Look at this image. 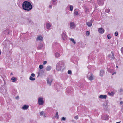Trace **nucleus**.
<instances>
[{
	"mask_svg": "<svg viewBox=\"0 0 123 123\" xmlns=\"http://www.w3.org/2000/svg\"><path fill=\"white\" fill-rule=\"evenodd\" d=\"M52 6L51 5H49V7L50 8H51Z\"/></svg>",
	"mask_w": 123,
	"mask_h": 123,
	"instance_id": "de8ad7c7",
	"label": "nucleus"
},
{
	"mask_svg": "<svg viewBox=\"0 0 123 123\" xmlns=\"http://www.w3.org/2000/svg\"><path fill=\"white\" fill-rule=\"evenodd\" d=\"M123 91V90L122 89H120V92H121Z\"/></svg>",
	"mask_w": 123,
	"mask_h": 123,
	"instance_id": "49530a36",
	"label": "nucleus"
},
{
	"mask_svg": "<svg viewBox=\"0 0 123 123\" xmlns=\"http://www.w3.org/2000/svg\"><path fill=\"white\" fill-rule=\"evenodd\" d=\"M69 40L72 41L74 44H75L76 43V42L74 41V39L72 38H70Z\"/></svg>",
	"mask_w": 123,
	"mask_h": 123,
	"instance_id": "bb28decb",
	"label": "nucleus"
},
{
	"mask_svg": "<svg viewBox=\"0 0 123 123\" xmlns=\"http://www.w3.org/2000/svg\"><path fill=\"white\" fill-rule=\"evenodd\" d=\"M121 53L123 54V47L121 48Z\"/></svg>",
	"mask_w": 123,
	"mask_h": 123,
	"instance_id": "4c0bfd02",
	"label": "nucleus"
},
{
	"mask_svg": "<svg viewBox=\"0 0 123 123\" xmlns=\"http://www.w3.org/2000/svg\"><path fill=\"white\" fill-rule=\"evenodd\" d=\"M104 73V71L103 70H101L100 71V75L101 77L103 76V74Z\"/></svg>",
	"mask_w": 123,
	"mask_h": 123,
	"instance_id": "dca6fc26",
	"label": "nucleus"
},
{
	"mask_svg": "<svg viewBox=\"0 0 123 123\" xmlns=\"http://www.w3.org/2000/svg\"><path fill=\"white\" fill-rule=\"evenodd\" d=\"M19 96H17L16 97V98H16V99H19Z\"/></svg>",
	"mask_w": 123,
	"mask_h": 123,
	"instance_id": "a18cd8bd",
	"label": "nucleus"
},
{
	"mask_svg": "<svg viewBox=\"0 0 123 123\" xmlns=\"http://www.w3.org/2000/svg\"><path fill=\"white\" fill-rule=\"evenodd\" d=\"M47 63V61H44L43 62V64L44 65L46 64Z\"/></svg>",
	"mask_w": 123,
	"mask_h": 123,
	"instance_id": "79ce46f5",
	"label": "nucleus"
},
{
	"mask_svg": "<svg viewBox=\"0 0 123 123\" xmlns=\"http://www.w3.org/2000/svg\"><path fill=\"white\" fill-rule=\"evenodd\" d=\"M31 76L32 77H34L35 76V74L34 73H32L31 74Z\"/></svg>",
	"mask_w": 123,
	"mask_h": 123,
	"instance_id": "58836bf2",
	"label": "nucleus"
},
{
	"mask_svg": "<svg viewBox=\"0 0 123 123\" xmlns=\"http://www.w3.org/2000/svg\"><path fill=\"white\" fill-rule=\"evenodd\" d=\"M93 75L91 73L89 72L87 75V77L90 80H92L93 79Z\"/></svg>",
	"mask_w": 123,
	"mask_h": 123,
	"instance_id": "20e7f679",
	"label": "nucleus"
},
{
	"mask_svg": "<svg viewBox=\"0 0 123 123\" xmlns=\"http://www.w3.org/2000/svg\"><path fill=\"white\" fill-rule=\"evenodd\" d=\"M86 24L88 27H90L92 26V23L91 22H88L86 23Z\"/></svg>",
	"mask_w": 123,
	"mask_h": 123,
	"instance_id": "aec40b11",
	"label": "nucleus"
},
{
	"mask_svg": "<svg viewBox=\"0 0 123 123\" xmlns=\"http://www.w3.org/2000/svg\"><path fill=\"white\" fill-rule=\"evenodd\" d=\"M66 32L65 31H63L62 35V38L63 40H65L67 39V36L65 34Z\"/></svg>",
	"mask_w": 123,
	"mask_h": 123,
	"instance_id": "423d86ee",
	"label": "nucleus"
},
{
	"mask_svg": "<svg viewBox=\"0 0 123 123\" xmlns=\"http://www.w3.org/2000/svg\"><path fill=\"white\" fill-rule=\"evenodd\" d=\"M55 55L56 57H58L60 56V54L56 52L55 54Z\"/></svg>",
	"mask_w": 123,
	"mask_h": 123,
	"instance_id": "b1692460",
	"label": "nucleus"
},
{
	"mask_svg": "<svg viewBox=\"0 0 123 123\" xmlns=\"http://www.w3.org/2000/svg\"><path fill=\"white\" fill-rule=\"evenodd\" d=\"M9 32L8 31V34H9Z\"/></svg>",
	"mask_w": 123,
	"mask_h": 123,
	"instance_id": "603ef678",
	"label": "nucleus"
},
{
	"mask_svg": "<svg viewBox=\"0 0 123 123\" xmlns=\"http://www.w3.org/2000/svg\"><path fill=\"white\" fill-rule=\"evenodd\" d=\"M64 64L63 62L62 61L59 62L56 64V69L58 71L61 70L62 68V67L64 66Z\"/></svg>",
	"mask_w": 123,
	"mask_h": 123,
	"instance_id": "f03ea898",
	"label": "nucleus"
},
{
	"mask_svg": "<svg viewBox=\"0 0 123 123\" xmlns=\"http://www.w3.org/2000/svg\"><path fill=\"white\" fill-rule=\"evenodd\" d=\"M107 97V95H101L99 96V98L101 99H106Z\"/></svg>",
	"mask_w": 123,
	"mask_h": 123,
	"instance_id": "2eb2a0df",
	"label": "nucleus"
},
{
	"mask_svg": "<svg viewBox=\"0 0 123 123\" xmlns=\"http://www.w3.org/2000/svg\"><path fill=\"white\" fill-rule=\"evenodd\" d=\"M70 9V10L71 11H72L73 9V6L71 5H69L68 6Z\"/></svg>",
	"mask_w": 123,
	"mask_h": 123,
	"instance_id": "a878e982",
	"label": "nucleus"
},
{
	"mask_svg": "<svg viewBox=\"0 0 123 123\" xmlns=\"http://www.w3.org/2000/svg\"><path fill=\"white\" fill-rule=\"evenodd\" d=\"M107 37L108 39H110L111 37V36L110 34H108L107 35Z\"/></svg>",
	"mask_w": 123,
	"mask_h": 123,
	"instance_id": "c85d7f7f",
	"label": "nucleus"
},
{
	"mask_svg": "<svg viewBox=\"0 0 123 123\" xmlns=\"http://www.w3.org/2000/svg\"><path fill=\"white\" fill-rule=\"evenodd\" d=\"M105 0H97L98 4L100 6L104 4Z\"/></svg>",
	"mask_w": 123,
	"mask_h": 123,
	"instance_id": "1a4fd4ad",
	"label": "nucleus"
},
{
	"mask_svg": "<svg viewBox=\"0 0 123 123\" xmlns=\"http://www.w3.org/2000/svg\"><path fill=\"white\" fill-rule=\"evenodd\" d=\"M51 67L50 66H48L46 68V70L47 71H49L51 70Z\"/></svg>",
	"mask_w": 123,
	"mask_h": 123,
	"instance_id": "a211bd4d",
	"label": "nucleus"
},
{
	"mask_svg": "<svg viewBox=\"0 0 123 123\" xmlns=\"http://www.w3.org/2000/svg\"><path fill=\"white\" fill-rule=\"evenodd\" d=\"M28 108V106L26 105H24L22 107V109L23 110L27 109Z\"/></svg>",
	"mask_w": 123,
	"mask_h": 123,
	"instance_id": "412c9836",
	"label": "nucleus"
},
{
	"mask_svg": "<svg viewBox=\"0 0 123 123\" xmlns=\"http://www.w3.org/2000/svg\"><path fill=\"white\" fill-rule=\"evenodd\" d=\"M74 118L76 119H78V116H76L74 117Z\"/></svg>",
	"mask_w": 123,
	"mask_h": 123,
	"instance_id": "c03bdc74",
	"label": "nucleus"
},
{
	"mask_svg": "<svg viewBox=\"0 0 123 123\" xmlns=\"http://www.w3.org/2000/svg\"><path fill=\"white\" fill-rule=\"evenodd\" d=\"M68 74H70L72 73V72H71V71L70 70H68Z\"/></svg>",
	"mask_w": 123,
	"mask_h": 123,
	"instance_id": "e433bc0d",
	"label": "nucleus"
},
{
	"mask_svg": "<svg viewBox=\"0 0 123 123\" xmlns=\"http://www.w3.org/2000/svg\"><path fill=\"white\" fill-rule=\"evenodd\" d=\"M90 34V32L88 31H87L86 32V35L87 36H88Z\"/></svg>",
	"mask_w": 123,
	"mask_h": 123,
	"instance_id": "2f4dec72",
	"label": "nucleus"
},
{
	"mask_svg": "<svg viewBox=\"0 0 123 123\" xmlns=\"http://www.w3.org/2000/svg\"><path fill=\"white\" fill-rule=\"evenodd\" d=\"M43 98L42 97H40L38 100V103L39 105H42L44 103V101L43 100Z\"/></svg>",
	"mask_w": 123,
	"mask_h": 123,
	"instance_id": "39448f33",
	"label": "nucleus"
},
{
	"mask_svg": "<svg viewBox=\"0 0 123 123\" xmlns=\"http://www.w3.org/2000/svg\"><path fill=\"white\" fill-rule=\"evenodd\" d=\"M43 47V44L42 43H40L38 45V46L37 48L38 49H41Z\"/></svg>",
	"mask_w": 123,
	"mask_h": 123,
	"instance_id": "6ab92c4d",
	"label": "nucleus"
},
{
	"mask_svg": "<svg viewBox=\"0 0 123 123\" xmlns=\"http://www.w3.org/2000/svg\"><path fill=\"white\" fill-rule=\"evenodd\" d=\"M113 74H112L113 75Z\"/></svg>",
	"mask_w": 123,
	"mask_h": 123,
	"instance_id": "864d4df0",
	"label": "nucleus"
},
{
	"mask_svg": "<svg viewBox=\"0 0 123 123\" xmlns=\"http://www.w3.org/2000/svg\"><path fill=\"white\" fill-rule=\"evenodd\" d=\"M123 104V102L122 101H121L120 102V104L121 105V104Z\"/></svg>",
	"mask_w": 123,
	"mask_h": 123,
	"instance_id": "09e8293b",
	"label": "nucleus"
},
{
	"mask_svg": "<svg viewBox=\"0 0 123 123\" xmlns=\"http://www.w3.org/2000/svg\"><path fill=\"white\" fill-rule=\"evenodd\" d=\"M105 11L107 13H108L110 11V9H106L105 10Z\"/></svg>",
	"mask_w": 123,
	"mask_h": 123,
	"instance_id": "473e14b6",
	"label": "nucleus"
},
{
	"mask_svg": "<svg viewBox=\"0 0 123 123\" xmlns=\"http://www.w3.org/2000/svg\"><path fill=\"white\" fill-rule=\"evenodd\" d=\"M115 36H117L118 35V32H116L115 33Z\"/></svg>",
	"mask_w": 123,
	"mask_h": 123,
	"instance_id": "ea45409f",
	"label": "nucleus"
},
{
	"mask_svg": "<svg viewBox=\"0 0 123 123\" xmlns=\"http://www.w3.org/2000/svg\"><path fill=\"white\" fill-rule=\"evenodd\" d=\"M43 39V38L41 35H39L37 36L36 38V40L37 41H42Z\"/></svg>",
	"mask_w": 123,
	"mask_h": 123,
	"instance_id": "6e6552de",
	"label": "nucleus"
},
{
	"mask_svg": "<svg viewBox=\"0 0 123 123\" xmlns=\"http://www.w3.org/2000/svg\"><path fill=\"white\" fill-rule=\"evenodd\" d=\"M43 68V66L42 65H40L39 66V68L40 69H42Z\"/></svg>",
	"mask_w": 123,
	"mask_h": 123,
	"instance_id": "7c9ffc66",
	"label": "nucleus"
},
{
	"mask_svg": "<svg viewBox=\"0 0 123 123\" xmlns=\"http://www.w3.org/2000/svg\"><path fill=\"white\" fill-rule=\"evenodd\" d=\"M64 120L65 121L66 120V118L64 117H63L62 118L61 120Z\"/></svg>",
	"mask_w": 123,
	"mask_h": 123,
	"instance_id": "f704fd0d",
	"label": "nucleus"
},
{
	"mask_svg": "<svg viewBox=\"0 0 123 123\" xmlns=\"http://www.w3.org/2000/svg\"><path fill=\"white\" fill-rule=\"evenodd\" d=\"M22 7L24 10L27 11L30 10L32 8V5L29 2L26 1L23 2Z\"/></svg>",
	"mask_w": 123,
	"mask_h": 123,
	"instance_id": "f257e3e1",
	"label": "nucleus"
},
{
	"mask_svg": "<svg viewBox=\"0 0 123 123\" xmlns=\"http://www.w3.org/2000/svg\"><path fill=\"white\" fill-rule=\"evenodd\" d=\"M52 80L53 79L52 77L50 76H49L47 78V84L49 86H50L51 85Z\"/></svg>",
	"mask_w": 123,
	"mask_h": 123,
	"instance_id": "7ed1b4c3",
	"label": "nucleus"
},
{
	"mask_svg": "<svg viewBox=\"0 0 123 123\" xmlns=\"http://www.w3.org/2000/svg\"><path fill=\"white\" fill-rule=\"evenodd\" d=\"M116 67L117 68H118V66L117 65Z\"/></svg>",
	"mask_w": 123,
	"mask_h": 123,
	"instance_id": "8fccbe9b",
	"label": "nucleus"
},
{
	"mask_svg": "<svg viewBox=\"0 0 123 123\" xmlns=\"http://www.w3.org/2000/svg\"><path fill=\"white\" fill-rule=\"evenodd\" d=\"M40 74V71L38 72V77L39 76Z\"/></svg>",
	"mask_w": 123,
	"mask_h": 123,
	"instance_id": "37998d69",
	"label": "nucleus"
},
{
	"mask_svg": "<svg viewBox=\"0 0 123 123\" xmlns=\"http://www.w3.org/2000/svg\"><path fill=\"white\" fill-rule=\"evenodd\" d=\"M74 15H78V11L76 10H74Z\"/></svg>",
	"mask_w": 123,
	"mask_h": 123,
	"instance_id": "5701e85b",
	"label": "nucleus"
},
{
	"mask_svg": "<svg viewBox=\"0 0 123 123\" xmlns=\"http://www.w3.org/2000/svg\"><path fill=\"white\" fill-rule=\"evenodd\" d=\"M70 28L72 29L75 27L74 23V22H70Z\"/></svg>",
	"mask_w": 123,
	"mask_h": 123,
	"instance_id": "9b49d317",
	"label": "nucleus"
},
{
	"mask_svg": "<svg viewBox=\"0 0 123 123\" xmlns=\"http://www.w3.org/2000/svg\"><path fill=\"white\" fill-rule=\"evenodd\" d=\"M108 115L107 114H105L102 115L101 118L103 120H107L108 119Z\"/></svg>",
	"mask_w": 123,
	"mask_h": 123,
	"instance_id": "0eeeda50",
	"label": "nucleus"
},
{
	"mask_svg": "<svg viewBox=\"0 0 123 123\" xmlns=\"http://www.w3.org/2000/svg\"><path fill=\"white\" fill-rule=\"evenodd\" d=\"M30 80L31 81H34L35 80V78H33L32 77L30 76L29 78Z\"/></svg>",
	"mask_w": 123,
	"mask_h": 123,
	"instance_id": "393cba45",
	"label": "nucleus"
},
{
	"mask_svg": "<svg viewBox=\"0 0 123 123\" xmlns=\"http://www.w3.org/2000/svg\"><path fill=\"white\" fill-rule=\"evenodd\" d=\"M43 113H44V112L42 111L40 113V114L41 115H43Z\"/></svg>",
	"mask_w": 123,
	"mask_h": 123,
	"instance_id": "a19ab883",
	"label": "nucleus"
},
{
	"mask_svg": "<svg viewBox=\"0 0 123 123\" xmlns=\"http://www.w3.org/2000/svg\"><path fill=\"white\" fill-rule=\"evenodd\" d=\"M108 57L111 59V60L114 59L115 57L114 55L113 52H111V54L109 55H108Z\"/></svg>",
	"mask_w": 123,
	"mask_h": 123,
	"instance_id": "9d476101",
	"label": "nucleus"
},
{
	"mask_svg": "<svg viewBox=\"0 0 123 123\" xmlns=\"http://www.w3.org/2000/svg\"><path fill=\"white\" fill-rule=\"evenodd\" d=\"M116 123H120L119 122H117Z\"/></svg>",
	"mask_w": 123,
	"mask_h": 123,
	"instance_id": "3c124183",
	"label": "nucleus"
},
{
	"mask_svg": "<svg viewBox=\"0 0 123 123\" xmlns=\"http://www.w3.org/2000/svg\"><path fill=\"white\" fill-rule=\"evenodd\" d=\"M98 31L100 33L102 34L104 32V29L101 28L98 29Z\"/></svg>",
	"mask_w": 123,
	"mask_h": 123,
	"instance_id": "ddd939ff",
	"label": "nucleus"
},
{
	"mask_svg": "<svg viewBox=\"0 0 123 123\" xmlns=\"http://www.w3.org/2000/svg\"><path fill=\"white\" fill-rule=\"evenodd\" d=\"M108 104L107 102H104L103 104V107L105 109H107L108 108Z\"/></svg>",
	"mask_w": 123,
	"mask_h": 123,
	"instance_id": "f8f14e48",
	"label": "nucleus"
},
{
	"mask_svg": "<svg viewBox=\"0 0 123 123\" xmlns=\"http://www.w3.org/2000/svg\"><path fill=\"white\" fill-rule=\"evenodd\" d=\"M51 3L53 5H56L57 3V0H52L51 1Z\"/></svg>",
	"mask_w": 123,
	"mask_h": 123,
	"instance_id": "4468645a",
	"label": "nucleus"
},
{
	"mask_svg": "<svg viewBox=\"0 0 123 123\" xmlns=\"http://www.w3.org/2000/svg\"><path fill=\"white\" fill-rule=\"evenodd\" d=\"M69 88H67V90L66 91V92L67 93H69L70 92V91H69Z\"/></svg>",
	"mask_w": 123,
	"mask_h": 123,
	"instance_id": "72a5a7b5",
	"label": "nucleus"
},
{
	"mask_svg": "<svg viewBox=\"0 0 123 123\" xmlns=\"http://www.w3.org/2000/svg\"><path fill=\"white\" fill-rule=\"evenodd\" d=\"M46 28L48 29H49L51 27V25L49 23H47L46 24Z\"/></svg>",
	"mask_w": 123,
	"mask_h": 123,
	"instance_id": "f3484780",
	"label": "nucleus"
},
{
	"mask_svg": "<svg viewBox=\"0 0 123 123\" xmlns=\"http://www.w3.org/2000/svg\"><path fill=\"white\" fill-rule=\"evenodd\" d=\"M29 24H33V22L32 21H30L29 22Z\"/></svg>",
	"mask_w": 123,
	"mask_h": 123,
	"instance_id": "c9c22d12",
	"label": "nucleus"
},
{
	"mask_svg": "<svg viewBox=\"0 0 123 123\" xmlns=\"http://www.w3.org/2000/svg\"><path fill=\"white\" fill-rule=\"evenodd\" d=\"M57 117V118L58 119L59 118V116L58 115V113L57 112L56 113V114L55 116V117Z\"/></svg>",
	"mask_w": 123,
	"mask_h": 123,
	"instance_id": "c756f323",
	"label": "nucleus"
},
{
	"mask_svg": "<svg viewBox=\"0 0 123 123\" xmlns=\"http://www.w3.org/2000/svg\"><path fill=\"white\" fill-rule=\"evenodd\" d=\"M11 80L13 82H15L17 80V79L15 77H13L11 78Z\"/></svg>",
	"mask_w": 123,
	"mask_h": 123,
	"instance_id": "4be33fe9",
	"label": "nucleus"
},
{
	"mask_svg": "<svg viewBox=\"0 0 123 123\" xmlns=\"http://www.w3.org/2000/svg\"><path fill=\"white\" fill-rule=\"evenodd\" d=\"M108 94L110 96H113L114 94V93L113 92H108Z\"/></svg>",
	"mask_w": 123,
	"mask_h": 123,
	"instance_id": "cd10ccee",
	"label": "nucleus"
}]
</instances>
